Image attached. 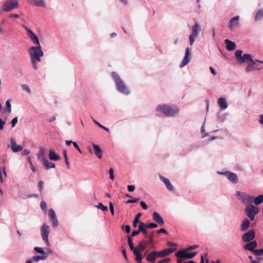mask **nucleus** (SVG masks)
Segmentation results:
<instances>
[{
    "label": "nucleus",
    "mask_w": 263,
    "mask_h": 263,
    "mask_svg": "<svg viewBox=\"0 0 263 263\" xmlns=\"http://www.w3.org/2000/svg\"><path fill=\"white\" fill-rule=\"evenodd\" d=\"M49 229V226L46 225V224H44L41 228V230H48Z\"/></svg>",
    "instance_id": "nucleus-60"
},
{
    "label": "nucleus",
    "mask_w": 263,
    "mask_h": 263,
    "mask_svg": "<svg viewBox=\"0 0 263 263\" xmlns=\"http://www.w3.org/2000/svg\"><path fill=\"white\" fill-rule=\"evenodd\" d=\"M159 257L158 252L152 251L149 252L146 257V260L150 262H154L157 257Z\"/></svg>",
    "instance_id": "nucleus-23"
},
{
    "label": "nucleus",
    "mask_w": 263,
    "mask_h": 263,
    "mask_svg": "<svg viewBox=\"0 0 263 263\" xmlns=\"http://www.w3.org/2000/svg\"><path fill=\"white\" fill-rule=\"evenodd\" d=\"M35 5L36 6H42L44 8H46V5L44 2V0H39L35 3Z\"/></svg>",
    "instance_id": "nucleus-42"
},
{
    "label": "nucleus",
    "mask_w": 263,
    "mask_h": 263,
    "mask_svg": "<svg viewBox=\"0 0 263 263\" xmlns=\"http://www.w3.org/2000/svg\"><path fill=\"white\" fill-rule=\"evenodd\" d=\"M49 231H42V237L43 240L45 241L47 246H49V242L48 241Z\"/></svg>",
    "instance_id": "nucleus-31"
},
{
    "label": "nucleus",
    "mask_w": 263,
    "mask_h": 263,
    "mask_svg": "<svg viewBox=\"0 0 263 263\" xmlns=\"http://www.w3.org/2000/svg\"><path fill=\"white\" fill-rule=\"evenodd\" d=\"M22 88L25 91H27L28 93H30L31 92V90L29 88L28 86L26 84H23L22 85Z\"/></svg>",
    "instance_id": "nucleus-46"
},
{
    "label": "nucleus",
    "mask_w": 263,
    "mask_h": 263,
    "mask_svg": "<svg viewBox=\"0 0 263 263\" xmlns=\"http://www.w3.org/2000/svg\"><path fill=\"white\" fill-rule=\"evenodd\" d=\"M210 70L211 73L213 75H216L217 74V72H216V71L214 70V69L213 67H210Z\"/></svg>",
    "instance_id": "nucleus-63"
},
{
    "label": "nucleus",
    "mask_w": 263,
    "mask_h": 263,
    "mask_svg": "<svg viewBox=\"0 0 263 263\" xmlns=\"http://www.w3.org/2000/svg\"><path fill=\"white\" fill-rule=\"evenodd\" d=\"M153 218L154 220L160 226H163L164 223V221L162 218V217L160 216V215L156 212H154L153 213Z\"/></svg>",
    "instance_id": "nucleus-19"
},
{
    "label": "nucleus",
    "mask_w": 263,
    "mask_h": 263,
    "mask_svg": "<svg viewBox=\"0 0 263 263\" xmlns=\"http://www.w3.org/2000/svg\"><path fill=\"white\" fill-rule=\"evenodd\" d=\"M253 201L255 205H259L263 202V197L259 195L254 199Z\"/></svg>",
    "instance_id": "nucleus-35"
},
{
    "label": "nucleus",
    "mask_w": 263,
    "mask_h": 263,
    "mask_svg": "<svg viewBox=\"0 0 263 263\" xmlns=\"http://www.w3.org/2000/svg\"><path fill=\"white\" fill-rule=\"evenodd\" d=\"M158 224L155 223H149L145 224L143 222H140L138 226V230H146L147 229L156 228L158 227Z\"/></svg>",
    "instance_id": "nucleus-15"
},
{
    "label": "nucleus",
    "mask_w": 263,
    "mask_h": 263,
    "mask_svg": "<svg viewBox=\"0 0 263 263\" xmlns=\"http://www.w3.org/2000/svg\"><path fill=\"white\" fill-rule=\"evenodd\" d=\"M224 43L226 44V49L228 50L232 51L235 49L236 45L234 42L228 39H226L224 40Z\"/></svg>",
    "instance_id": "nucleus-24"
},
{
    "label": "nucleus",
    "mask_w": 263,
    "mask_h": 263,
    "mask_svg": "<svg viewBox=\"0 0 263 263\" xmlns=\"http://www.w3.org/2000/svg\"><path fill=\"white\" fill-rule=\"evenodd\" d=\"M255 236V231H248L242 236V240L243 242H250L254 239Z\"/></svg>",
    "instance_id": "nucleus-13"
},
{
    "label": "nucleus",
    "mask_w": 263,
    "mask_h": 263,
    "mask_svg": "<svg viewBox=\"0 0 263 263\" xmlns=\"http://www.w3.org/2000/svg\"><path fill=\"white\" fill-rule=\"evenodd\" d=\"M176 250V249L175 248L164 249L158 252V254L159 257L162 258L174 252Z\"/></svg>",
    "instance_id": "nucleus-20"
},
{
    "label": "nucleus",
    "mask_w": 263,
    "mask_h": 263,
    "mask_svg": "<svg viewBox=\"0 0 263 263\" xmlns=\"http://www.w3.org/2000/svg\"><path fill=\"white\" fill-rule=\"evenodd\" d=\"M51 220L52 222V224H53V227L54 228L55 227H57L58 226V220H57V218H54V219H51Z\"/></svg>",
    "instance_id": "nucleus-53"
},
{
    "label": "nucleus",
    "mask_w": 263,
    "mask_h": 263,
    "mask_svg": "<svg viewBox=\"0 0 263 263\" xmlns=\"http://www.w3.org/2000/svg\"><path fill=\"white\" fill-rule=\"evenodd\" d=\"M114 170L112 168H110L109 170V178L111 180H114V178H115L114 175Z\"/></svg>",
    "instance_id": "nucleus-48"
},
{
    "label": "nucleus",
    "mask_w": 263,
    "mask_h": 263,
    "mask_svg": "<svg viewBox=\"0 0 263 263\" xmlns=\"http://www.w3.org/2000/svg\"><path fill=\"white\" fill-rule=\"evenodd\" d=\"M128 191L130 192H133L135 189V186L134 185H129L127 186Z\"/></svg>",
    "instance_id": "nucleus-56"
},
{
    "label": "nucleus",
    "mask_w": 263,
    "mask_h": 263,
    "mask_svg": "<svg viewBox=\"0 0 263 263\" xmlns=\"http://www.w3.org/2000/svg\"><path fill=\"white\" fill-rule=\"evenodd\" d=\"M235 196L239 201L246 205L251 204L254 198L253 196L248 195L246 193L240 191H237Z\"/></svg>",
    "instance_id": "nucleus-5"
},
{
    "label": "nucleus",
    "mask_w": 263,
    "mask_h": 263,
    "mask_svg": "<svg viewBox=\"0 0 263 263\" xmlns=\"http://www.w3.org/2000/svg\"><path fill=\"white\" fill-rule=\"evenodd\" d=\"M156 111L163 113L166 117H171L178 114L179 109L176 106L172 107L167 105H159L156 108Z\"/></svg>",
    "instance_id": "nucleus-2"
},
{
    "label": "nucleus",
    "mask_w": 263,
    "mask_h": 263,
    "mask_svg": "<svg viewBox=\"0 0 263 263\" xmlns=\"http://www.w3.org/2000/svg\"><path fill=\"white\" fill-rule=\"evenodd\" d=\"M5 122L3 121L2 119H0V129H3L4 128V124Z\"/></svg>",
    "instance_id": "nucleus-59"
},
{
    "label": "nucleus",
    "mask_w": 263,
    "mask_h": 263,
    "mask_svg": "<svg viewBox=\"0 0 263 263\" xmlns=\"http://www.w3.org/2000/svg\"><path fill=\"white\" fill-rule=\"evenodd\" d=\"M139 200V198H136L133 199H129L126 201V203H136L138 202Z\"/></svg>",
    "instance_id": "nucleus-47"
},
{
    "label": "nucleus",
    "mask_w": 263,
    "mask_h": 263,
    "mask_svg": "<svg viewBox=\"0 0 263 263\" xmlns=\"http://www.w3.org/2000/svg\"><path fill=\"white\" fill-rule=\"evenodd\" d=\"M245 212L250 220H253L254 219L255 216L258 213V210L257 207H255L253 204H250L247 206Z\"/></svg>",
    "instance_id": "nucleus-8"
},
{
    "label": "nucleus",
    "mask_w": 263,
    "mask_h": 263,
    "mask_svg": "<svg viewBox=\"0 0 263 263\" xmlns=\"http://www.w3.org/2000/svg\"><path fill=\"white\" fill-rule=\"evenodd\" d=\"M45 149L44 147H41L40 148V152L37 154V157L38 159L41 161L43 163L47 159L45 157Z\"/></svg>",
    "instance_id": "nucleus-27"
},
{
    "label": "nucleus",
    "mask_w": 263,
    "mask_h": 263,
    "mask_svg": "<svg viewBox=\"0 0 263 263\" xmlns=\"http://www.w3.org/2000/svg\"><path fill=\"white\" fill-rule=\"evenodd\" d=\"M46 170H49L52 168H55V165L54 163L49 161L47 159L45 160L43 163Z\"/></svg>",
    "instance_id": "nucleus-32"
},
{
    "label": "nucleus",
    "mask_w": 263,
    "mask_h": 263,
    "mask_svg": "<svg viewBox=\"0 0 263 263\" xmlns=\"http://www.w3.org/2000/svg\"><path fill=\"white\" fill-rule=\"evenodd\" d=\"M6 106L5 108V110L6 111H7L8 113H10L11 111V105L10 100H8L6 101Z\"/></svg>",
    "instance_id": "nucleus-39"
},
{
    "label": "nucleus",
    "mask_w": 263,
    "mask_h": 263,
    "mask_svg": "<svg viewBox=\"0 0 263 263\" xmlns=\"http://www.w3.org/2000/svg\"><path fill=\"white\" fill-rule=\"evenodd\" d=\"M48 216L50 220L56 218V214L54 211L52 209H50L48 211Z\"/></svg>",
    "instance_id": "nucleus-38"
},
{
    "label": "nucleus",
    "mask_w": 263,
    "mask_h": 263,
    "mask_svg": "<svg viewBox=\"0 0 263 263\" xmlns=\"http://www.w3.org/2000/svg\"><path fill=\"white\" fill-rule=\"evenodd\" d=\"M28 52L33 68L37 69V63L41 61V58L44 55L41 46L31 47L28 50Z\"/></svg>",
    "instance_id": "nucleus-1"
},
{
    "label": "nucleus",
    "mask_w": 263,
    "mask_h": 263,
    "mask_svg": "<svg viewBox=\"0 0 263 263\" xmlns=\"http://www.w3.org/2000/svg\"><path fill=\"white\" fill-rule=\"evenodd\" d=\"M111 75L113 79L116 82V84L118 90L124 95H129V91L128 88L126 86L124 81L121 79H120L118 74L115 72H112Z\"/></svg>",
    "instance_id": "nucleus-3"
},
{
    "label": "nucleus",
    "mask_w": 263,
    "mask_h": 263,
    "mask_svg": "<svg viewBox=\"0 0 263 263\" xmlns=\"http://www.w3.org/2000/svg\"><path fill=\"white\" fill-rule=\"evenodd\" d=\"M218 104L221 109H225L228 107V103L223 98H220L217 100Z\"/></svg>",
    "instance_id": "nucleus-28"
},
{
    "label": "nucleus",
    "mask_w": 263,
    "mask_h": 263,
    "mask_svg": "<svg viewBox=\"0 0 263 263\" xmlns=\"http://www.w3.org/2000/svg\"><path fill=\"white\" fill-rule=\"evenodd\" d=\"M197 254V252H189L186 249H181L175 253L176 256L181 263H182L183 259H191L194 258Z\"/></svg>",
    "instance_id": "nucleus-4"
},
{
    "label": "nucleus",
    "mask_w": 263,
    "mask_h": 263,
    "mask_svg": "<svg viewBox=\"0 0 263 263\" xmlns=\"http://www.w3.org/2000/svg\"><path fill=\"white\" fill-rule=\"evenodd\" d=\"M127 240H128V243L129 246V248L131 250L133 251L134 254L135 256H137V259L139 260L140 259V257L139 255L138 254V252L137 250L136 249V247L134 246V244L132 241V239L131 238V236L130 235L127 236Z\"/></svg>",
    "instance_id": "nucleus-18"
},
{
    "label": "nucleus",
    "mask_w": 263,
    "mask_h": 263,
    "mask_svg": "<svg viewBox=\"0 0 263 263\" xmlns=\"http://www.w3.org/2000/svg\"><path fill=\"white\" fill-rule=\"evenodd\" d=\"M208 257V254L207 253H205L201 256V260L200 263H204V259H207Z\"/></svg>",
    "instance_id": "nucleus-52"
},
{
    "label": "nucleus",
    "mask_w": 263,
    "mask_h": 263,
    "mask_svg": "<svg viewBox=\"0 0 263 263\" xmlns=\"http://www.w3.org/2000/svg\"><path fill=\"white\" fill-rule=\"evenodd\" d=\"M141 213H138L135 217L134 220L133 221V227L134 228H136L137 224L138 223H140V222H139V218L141 216Z\"/></svg>",
    "instance_id": "nucleus-36"
},
{
    "label": "nucleus",
    "mask_w": 263,
    "mask_h": 263,
    "mask_svg": "<svg viewBox=\"0 0 263 263\" xmlns=\"http://www.w3.org/2000/svg\"><path fill=\"white\" fill-rule=\"evenodd\" d=\"M250 225V221L248 219H245L242 221L241 224V230H246L247 229Z\"/></svg>",
    "instance_id": "nucleus-34"
},
{
    "label": "nucleus",
    "mask_w": 263,
    "mask_h": 263,
    "mask_svg": "<svg viewBox=\"0 0 263 263\" xmlns=\"http://www.w3.org/2000/svg\"><path fill=\"white\" fill-rule=\"evenodd\" d=\"M253 253L257 256H262L263 255V249H256L254 251Z\"/></svg>",
    "instance_id": "nucleus-43"
},
{
    "label": "nucleus",
    "mask_w": 263,
    "mask_h": 263,
    "mask_svg": "<svg viewBox=\"0 0 263 263\" xmlns=\"http://www.w3.org/2000/svg\"><path fill=\"white\" fill-rule=\"evenodd\" d=\"M34 250L37 253L41 254V255H44V254H47L44 251L43 248L41 247H35L34 248Z\"/></svg>",
    "instance_id": "nucleus-40"
},
{
    "label": "nucleus",
    "mask_w": 263,
    "mask_h": 263,
    "mask_svg": "<svg viewBox=\"0 0 263 263\" xmlns=\"http://www.w3.org/2000/svg\"><path fill=\"white\" fill-rule=\"evenodd\" d=\"M239 16L237 15L232 17L229 23V28L231 31H234L239 25Z\"/></svg>",
    "instance_id": "nucleus-12"
},
{
    "label": "nucleus",
    "mask_w": 263,
    "mask_h": 263,
    "mask_svg": "<svg viewBox=\"0 0 263 263\" xmlns=\"http://www.w3.org/2000/svg\"><path fill=\"white\" fill-rule=\"evenodd\" d=\"M93 152L96 157L99 159H101L102 157V150L101 147L95 143L92 144Z\"/></svg>",
    "instance_id": "nucleus-22"
},
{
    "label": "nucleus",
    "mask_w": 263,
    "mask_h": 263,
    "mask_svg": "<svg viewBox=\"0 0 263 263\" xmlns=\"http://www.w3.org/2000/svg\"><path fill=\"white\" fill-rule=\"evenodd\" d=\"M10 147L14 153H17L21 151L23 149V147L21 145H17L14 138L10 139Z\"/></svg>",
    "instance_id": "nucleus-16"
},
{
    "label": "nucleus",
    "mask_w": 263,
    "mask_h": 263,
    "mask_svg": "<svg viewBox=\"0 0 263 263\" xmlns=\"http://www.w3.org/2000/svg\"><path fill=\"white\" fill-rule=\"evenodd\" d=\"M171 260V259L169 258H166L164 259L161 260L157 262V263H168Z\"/></svg>",
    "instance_id": "nucleus-55"
},
{
    "label": "nucleus",
    "mask_w": 263,
    "mask_h": 263,
    "mask_svg": "<svg viewBox=\"0 0 263 263\" xmlns=\"http://www.w3.org/2000/svg\"><path fill=\"white\" fill-rule=\"evenodd\" d=\"M19 5L16 0H6L2 6V10L9 12L18 7Z\"/></svg>",
    "instance_id": "nucleus-6"
},
{
    "label": "nucleus",
    "mask_w": 263,
    "mask_h": 263,
    "mask_svg": "<svg viewBox=\"0 0 263 263\" xmlns=\"http://www.w3.org/2000/svg\"><path fill=\"white\" fill-rule=\"evenodd\" d=\"M65 161L67 165V168H69L70 167V162L69 161L68 158H65Z\"/></svg>",
    "instance_id": "nucleus-62"
},
{
    "label": "nucleus",
    "mask_w": 263,
    "mask_h": 263,
    "mask_svg": "<svg viewBox=\"0 0 263 263\" xmlns=\"http://www.w3.org/2000/svg\"><path fill=\"white\" fill-rule=\"evenodd\" d=\"M22 26L26 30L28 37L30 39L33 43L36 45V46H41L38 37L33 33V32L26 26L23 25Z\"/></svg>",
    "instance_id": "nucleus-9"
},
{
    "label": "nucleus",
    "mask_w": 263,
    "mask_h": 263,
    "mask_svg": "<svg viewBox=\"0 0 263 263\" xmlns=\"http://www.w3.org/2000/svg\"><path fill=\"white\" fill-rule=\"evenodd\" d=\"M198 247H199L198 245H193V246H190L189 247L186 248L185 249H186L187 250H189L190 251H191V250H193L198 248Z\"/></svg>",
    "instance_id": "nucleus-50"
},
{
    "label": "nucleus",
    "mask_w": 263,
    "mask_h": 263,
    "mask_svg": "<svg viewBox=\"0 0 263 263\" xmlns=\"http://www.w3.org/2000/svg\"><path fill=\"white\" fill-rule=\"evenodd\" d=\"M109 209L111 212V213L112 215H114V205L112 202H110L109 203Z\"/></svg>",
    "instance_id": "nucleus-57"
},
{
    "label": "nucleus",
    "mask_w": 263,
    "mask_h": 263,
    "mask_svg": "<svg viewBox=\"0 0 263 263\" xmlns=\"http://www.w3.org/2000/svg\"><path fill=\"white\" fill-rule=\"evenodd\" d=\"M122 253L123 254V255L125 258V259L126 260H127L128 259V258H127V254H126V250H123L122 251Z\"/></svg>",
    "instance_id": "nucleus-61"
},
{
    "label": "nucleus",
    "mask_w": 263,
    "mask_h": 263,
    "mask_svg": "<svg viewBox=\"0 0 263 263\" xmlns=\"http://www.w3.org/2000/svg\"><path fill=\"white\" fill-rule=\"evenodd\" d=\"M190 54V48H189V47H187L185 49V55L184 56V58H183L182 62L180 64V65H179L180 67L182 68V67H184L185 65H186L190 62V58H189Z\"/></svg>",
    "instance_id": "nucleus-14"
},
{
    "label": "nucleus",
    "mask_w": 263,
    "mask_h": 263,
    "mask_svg": "<svg viewBox=\"0 0 263 263\" xmlns=\"http://www.w3.org/2000/svg\"><path fill=\"white\" fill-rule=\"evenodd\" d=\"M159 177L160 180L165 184L167 189L169 191H172L174 189L173 186L167 178L161 176H160Z\"/></svg>",
    "instance_id": "nucleus-25"
},
{
    "label": "nucleus",
    "mask_w": 263,
    "mask_h": 263,
    "mask_svg": "<svg viewBox=\"0 0 263 263\" xmlns=\"http://www.w3.org/2000/svg\"><path fill=\"white\" fill-rule=\"evenodd\" d=\"M262 18H263V9H260L256 12L254 19H255V21H258L259 20H260Z\"/></svg>",
    "instance_id": "nucleus-33"
},
{
    "label": "nucleus",
    "mask_w": 263,
    "mask_h": 263,
    "mask_svg": "<svg viewBox=\"0 0 263 263\" xmlns=\"http://www.w3.org/2000/svg\"><path fill=\"white\" fill-rule=\"evenodd\" d=\"M147 245H148V243L147 242L141 241L139 243L137 247H136V249L137 250V251L138 252V254L139 255L140 257V258L139 260L137 259V256H136L135 260L137 263H141L142 262V255L141 254V252H142L143 251H144L146 249Z\"/></svg>",
    "instance_id": "nucleus-10"
},
{
    "label": "nucleus",
    "mask_w": 263,
    "mask_h": 263,
    "mask_svg": "<svg viewBox=\"0 0 263 263\" xmlns=\"http://www.w3.org/2000/svg\"><path fill=\"white\" fill-rule=\"evenodd\" d=\"M41 208L44 211L47 210V203L45 201H42L40 204Z\"/></svg>",
    "instance_id": "nucleus-45"
},
{
    "label": "nucleus",
    "mask_w": 263,
    "mask_h": 263,
    "mask_svg": "<svg viewBox=\"0 0 263 263\" xmlns=\"http://www.w3.org/2000/svg\"><path fill=\"white\" fill-rule=\"evenodd\" d=\"M96 206L98 209H101L103 211H106L107 210V207L104 205L102 203H99Z\"/></svg>",
    "instance_id": "nucleus-44"
},
{
    "label": "nucleus",
    "mask_w": 263,
    "mask_h": 263,
    "mask_svg": "<svg viewBox=\"0 0 263 263\" xmlns=\"http://www.w3.org/2000/svg\"><path fill=\"white\" fill-rule=\"evenodd\" d=\"M48 257V254H44V255H40L34 256L32 257V260L34 262H37L40 260H44Z\"/></svg>",
    "instance_id": "nucleus-29"
},
{
    "label": "nucleus",
    "mask_w": 263,
    "mask_h": 263,
    "mask_svg": "<svg viewBox=\"0 0 263 263\" xmlns=\"http://www.w3.org/2000/svg\"><path fill=\"white\" fill-rule=\"evenodd\" d=\"M73 145L74 146V147L78 151V152L81 154L82 151H81L80 148L79 147V146H78V145L77 144V143L75 142H73Z\"/></svg>",
    "instance_id": "nucleus-58"
},
{
    "label": "nucleus",
    "mask_w": 263,
    "mask_h": 263,
    "mask_svg": "<svg viewBox=\"0 0 263 263\" xmlns=\"http://www.w3.org/2000/svg\"><path fill=\"white\" fill-rule=\"evenodd\" d=\"M257 244L256 241H252L246 244L243 246V248L246 250L252 251L253 252L255 250L254 249L257 247Z\"/></svg>",
    "instance_id": "nucleus-21"
},
{
    "label": "nucleus",
    "mask_w": 263,
    "mask_h": 263,
    "mask_svg": "<svg viewBox=\"0 0 263 263\" xmlns=\"http://www.w3.org/2000/svg\"><path fill=\"white\" fill-rule=\"evenodd\" d=\"M242 57L244 61V63L247 61H249L250 62V61H252V60H253L252 56L250 54H244Z\"/></svg>",
    "instance_id": "nucleus-37"
},
{
    "label": "nucleus",
    "mask_w": 263,
    "mask_h": 263,
    "mask_svg": "<svg viewBox=\"0 0 263 263\" xmlns=\"http://www.w3.org/2000/svg\"><path fill=\"white\" fill-rule=\"evenodd\" d=\"M43 184H44V182L42 180H40L38 182V187H39V190L40 192H41L43 189Z\"/></svg>",
    "instance_id": "nucleus-51"
},
{
    "label": "nucleus",
    "mask_w": 263,
    "mask_h": 263,
    "mask_svg": "<svg viewBox=\"0 0 263 263\" xmlns=\"http://www.w3.org/2000/svg\"><path fill=\"white\" fill-rule=\"evenodd\" d=\"M256 61L255 60H252V61H250V63L246 67L245 69V71L246 72H250L253 70H259L261 69V68H258L256 66Z\"/></svg>",
    "instance_id": "nucleus-17"
},
{
    "label": "nucleus",
    "mask_w": 263,
    "mask_h": 263,
    "mask_svg": "<svg viewBox=\"0 0 263 263\" xmlns=\"http://www.w3.org/2000/svg\"><path fill=\"white\" fill-rule=\"evenodd\" d=\"M218 173L226 176L227 178L233 183L235 184L238 182V177L235 173L229 172H218Z\"/></svg>",
    "instance_id": "nucleus-11"
},
{
    "label": "nucleus",
    "mask_w": 263,
    "mask_h": 263,
    "mask_svg": "<svg viewBox=\"0 0 263 263\" xmlns=\"http://www.w3.org/2000/svg\"><path fill=\"white\" fill-rule=\"evenodd\" d=\"M92 119V120L93 121V122L97 125H98V126L100 127L101 128H103V129H104L105 130L107 131V132H109V128L105 127L104 126H103L102 125H101L100 123H99L97 121H96V120H95L94 119H93L92 118H91Z\"/></svg>",
    "instance_id": "nucleus-41"
},
{
    "label": "nucleus",
    "mask_w": 263,
    "mask_h": 263,
    "mask_svg": "<svg viewBox=\"0 0 263 263\" xmlns=\"http://www.w3.org/2000/svg\"><path fill=\"white\" fill-rule=\"evenodd\" d=\"M17 121H18L17 117H15L14 118H13L12 119V120L11 121L12 127H14L15 126V125L17 123Z\"/></svg>",
    "instance_id": "nucleus-49"
},
{
    "label": "nucleus",
    "mask_w": 263,
    "mask_h": 263,
    "mask_svg": "<svg viewBox=\"0 0 263 263\" xmlns=\"http://www.w3.org/2000/svg\"><path fill=\"white\" fill-rule=\"evenodd\" d=\"M49 158L52 161H58L60 159V157L55 153L53 149H50L48 154Z\"/></svg>",
    "instance_id": "nucleus-26"
},
{
    "label": "nucleus",
    "mask_w": 263,
    "mask_h": 263,
    "mask_svg": "<svg viewBox=\"0 0 263 263\" xmlns=\"http://www.w3.org/2000/svg\"><path fill=\"white\" fill-rule=\"evenodd\" d=\"M242 53V51L241 50H237L235 53V57L236 58L237 61L240 63H243L244 61L242 59V55H241Z\"/></svg>",
    "instance_id": "nucleus-30"
},
{
    "label": "nucleus",
    "mask_w": 263,
    "mask_h": 263,
    "mask_svg": "<svg viewBox=\"0 0 263 263\" xmlns=\"http://www.w3.org/2000/svg\"><path fill=\"white\" fill-rule=\"evenodd\" d=\"M200 30V26L197 23H195V24L192 26V33L189 36V42L191 46L193 44L195 39L197 38Z\"/></svg>",
    "instance_id": "nucleus-7"
},
{
    "label": "nucleus",
    "mask_w": 263,
    "mask_h": 263,
    "mask_svg": "<svg viewBox=\"0 0 263 263\" xmlns=\"http://www.w3.org/2000/svg\"><path fill=\"white\" fill-rule=\"evenodd\" d=\"M140 205L142 206V208L144 209V210H147V208H148V206L147 205H146V204L145 203V202L143 201H141L140 203Z\"/></svg>",
    "instance_id": "nucleus-54"
},
{
    "label": "nucleus",
    "mask_w": 263,
    "mask_h": 263,
    "mask_svg": "<svg viewBox=\"0 0 263 263\" xmlns=\"http://www.w3.org/2000/svg\"><path fill=\"white\" fill-rule=\"evenodd\" d=\"M259 118H260V120H259V123L260 124H261L262 126H263V114H261V115H259Z\"/></svg>",
    "instance_id": "nucleus-64"
}]
</instances>
